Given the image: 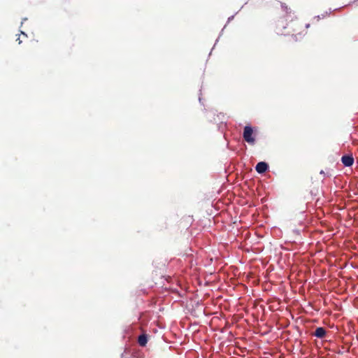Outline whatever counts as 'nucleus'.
Listing matches in <instances>:
<instances>
[{
  "label": "nucleus",
  "mask_w": 358,
  "mask_h": 358,
  "mask_svg": "<svg viewBox=\"0 0 358 358\" xmlns=\"http://www.w3.org/2000/svg\"><path fill=\"white\" fill-rule=\"evenodd\" d=\"M243 139L249 144L254 145L255 138L254 136L253 129L250 126H245L243 134Z\"/></svg>",
  "instance_id": "obj_1"
},
{
  "label": "nucleus",
  "mask_w": 358,
  "mask_h": 358,
  "mask_svg": "<svg viewBox=\"0 0 358 358\" xmlns=\"http://www.w3.org/2000/svg\"><path fill=\"white\" fill-rule=\"evenodd\" d=\"M341 162L345 166H350L354 163V158L352 155H344L341 158Z\"/></svg>",
  "instance_id": "obj_2"
},
{
  "label": "nucleus",
  "mask_w": 358,
  "mask_h": 358,
  "mask_svg": "<svg viewBox=\"0 0 358 358\" xmlns=\"http://www.w3.org/2000/svg\"><path fill=\"white\" fill-rule=\"evenodd\" d=\"M268 168V164L266 162H259L256 166V171L259 173H264Z\"/></svg>",
  "instance_id": "obj_3"
},
{
  "label": "nucleus",
  "mask_w": 358,
  "mask_h": 358,
  "mask_svg": "<svg viewBox=\"0 0 358 358\" xmlns=\"http://www.w3.org/2000/svg\"><path fill=\"white\" fill-rule=\"evenodd\" d=\"M326 334V331L324 328L322 327H318L315 329V331L314 333V336L317 337V338H322L324 337Z\"/></svg>",
  "instance_id": "obj_4"
},
{
  "label": "nucleus",
  "mask_w": 358,
  "mask_h": 358,
  "mask_svg": "<svg viewBox=\"0 0 358 358\" xmlns=\"http://www.w3.org/2000/svg\"><path fill=\"white\" fill-rule=\"evenodd\" d=\"M146 343H147V338L145 336H140L138 337V343L140 345L144 346V345H145Z\"/></svg>",
  "instance_id": "obj_5"
}]
</instances>
